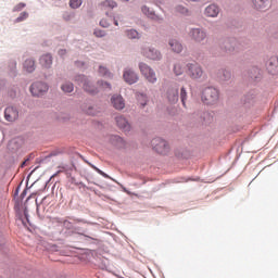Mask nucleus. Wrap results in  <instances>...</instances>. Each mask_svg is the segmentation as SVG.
I'll use <instances>...</instances> for the list:
<instances>
[{"label": "nucleus", "instance_id": "18", "mask_svg": "<svg viewBox=\"0 0 278 278\" xmlns=\"http://www.w3.org/2000/svg\"><path fill=\"white\" fill-rule=\"evenodd\" d=\"M186 63H184L182 61H178L174 64V74L179 77V75H181L182 73H186Z\"/></svg>", "mask_w": 278, "mask_h": 278}, {"label": "nucleus", "instance_id": "11", "mask_svg": "<svg viewBox=\"0 0 278 278\" xmlns=\"http://www.w3.org/2000/svg\"><path fill=\"white\" fill-rule=\"evenodd\" d=\"M115 123L119 129L123 131H131V124L123 115H117L115 117Z\"/></svg>", "mask_w": 278, "mask_h": 278}, {"label": "nucleus", "instance_id": "32", "mask_svg": "<svg viewBox=\"0 0 278 278\" xmlns=\"http://www.w3.org/2000/svg\"><path fill=\"white\" fill-rule=\"evenodd\" d=\"M141 12H143L146 16H151V14H153L147 5L141 8Z\"/></svg>", "mask_w": 278, "mask_h": 278}, {"label": "nucleus", "instance_id": "19", "mask_svg": "<svg viewBox=\"0 0 278 278\" xmlns=\"http://www.w3.org/2000/svg\"><path fill=\"white\" fill-rule=\"evenodd\" d=\"M267 68L269 71V73L275 74L278 71V59L277 56H273L269 59L268 63H267Z\"/></svg>", "mask_w": 278, "mask_h": 278}, {"label": "nucleus", "instance_id": "28", "mask_svg": "<svg viewBox=\"0 0 278 278\" xmlns=\"http://www.w3.org/2000/svg\"><path fill=\"white\" fill-rule=\"evenodd\" d=\"M81 5V0H70V7L77 10Z\"/></svg>", "mask_w": 278, "mask_h": 278}, {"label": "nucleus", "instance_id": "39", "mask_svg": "<svg viewBox=\"0 0 278 278\" xmlns=\"http://www.w3.org/2000/svg\"><path fill=\"white\" fill-rule=\"evenodd\" d=\"M114 25H118V21H115V22H114Z\"/></svg>", "mask_w": 278, "mask_h": 278}, {"label": "nucleus", "instance_id": "23", "mask_svg": "<svg viewBox=\"0 0 278 278\" xmlns=\"http://www.w3.org/2000/svg\"><path fill=\"white\" fill-rule=\"evenodd\" d=\"M61 90L65 93H70L73 92V90H75V86L73 85V83H65L61 86Z\"/></svg>", "mask_w": 278, "mask_h": 278}, {"label": "nucleus", "instance_id": "7", "mask_svg": "<svg viewBox=\"0 0 278 278\" xmlns=\"http://www.w3.org/2000/svg\"><path fill=\"white\" fill-rule=\"evenodd\" d=\"M189 38L193 40V42H203L207 38V33L203 30V28H192L189 31Z\"/></svg>", "mask_w": 278, "mask_h": 278}, {"label": "nucleus", "instance_id": "38", "mask_svg": "<svg viewBox=\"0 0 278 278\" xmlns=\"http://www.w3.org/2000/svg\"><path fill=\"white\" fill-rule=\"evenodd\" d=\"M27 162H29V160H25V161L22 163V167H23V166H26Z\"/></svg>", "mask_w": 278, "mask_h": 278}, {"label": "nucleus", "instance_id": "35", "mask_svg": "<svg viewBox=\"0 0 278 278\" xmlns=\"http://www.w3.org/2000/svg\"><path fill=\"white\" fill-rule=\"evenodd\" d=\"M9 66H10L11 71H16V63H15V61H11L9 63Z\"/></svg>", "mask_w": 278, "mask_h": 278}, {"label": "nucleus", "instance_id": "15", "mask_svg": "<svg viewBox=\"0 0 278 278\" xmlns=\"http://www.w3.org/2000/svg\"><path fill=\"white\" fill-rule=\"evenodd\" d=\"M168 45H169V49L174 53H181V51H184V46L177 39H169Z\"/></svg>", "mask_w": 278, "mask_h": 278}, {"label": "nucleus", "instance_id": "26", "mask_svg": "<svg viewBox=\"0 0 278 278\" xmlns=\"http://www.w3.org/2000/svg\"><path fill=\"white\" fill-rule=\"evenodd\" d=\"M126 36L127 38H129L130 40H134L136 38H140V35L137 33L136 29H129L126 31Z\"/></svg>", "mask_w": 278, "mask_h": 278}, {"label": "nucleus", "instance_id": "16", "mask_svg": "<svg viewBox=\"0 0 278 278\" xmlns=\"http://www.w3.org/2000/svg\"><path fill=\"white\" fill-rule=\"evenodd\" d=\"M218 12H220V10L218 7H216V4H210L206 7L204 14L211 18H215V16H218Z\"/></svg>", "mask_w": 278, "mask_h": 278}, {"label": "nucleus", "instance_id": "25", "mask_svg": "<svg viewBox=\"0 0 278 278\" xmlns=\"http://www.w3.org/2000/svg\"><path fill=\"white\" fill-rule=\"evenodd\" d=\"M98 73L101 77L112 78V73H110V71H108V67L105 66H100Z\"/></svg>", "mask_w": 278, "mask_h": 278}, {"label": "nucleus", "instance_id": "22", "mask_svg": "<svg viewBox=\"0 0 278 278\" xmlns=\"http://www.w3.org/2000/svg\"><path fill=\"white\" fill-rule=\"evenodd\" d=\"M222 49H224L225 53H233L235 51L233 43L229 40L223 43Z\"/></svg>", "mask_w": 278, "mask_h": 278}, {"label": "nucleus", "instance_id": "17", "mask_svg": "<svg viewBox=\"0 0 278 278\" xmlns=\"http://www.w3.org/2000/svg\"><path fill=\"white\" fill-rule=\"evenodd\" d=\"M39 62L43 68H51V64H53V56H51V54H43Z\"/></svg>", "mask_w": 278, "mask_h": 278}, {"label": "nucleus", "instance_id": "2", "mask_svg": "<svg viewBox=\"0 0 278 278\" xmlns=\"http://www.w3.org/2000/svg\"><path fill=\"white\" fill-rule=\"evenodd\" d=\"M218 89L214 87H208L202 92V101L205 103V105H214V103L218 101Z\"/></svg>", "mask_w": 278, "mask_h": 278}, {"label": "nucleus", "instance_id": "37", "mask_svg": "<svg viewBox=\"0 0 278 278\" xmlns=\"http://www.w3.org/2000/svg\"><path fill=\"white\" fill-rule=\"evenodd\" d=\"M180 12H181V14H186L188 12V10L186 8H181Z\"/></svg>", "mask_w": 278, "mask_h": 278}, {"label": "nucleus", "instance_id": "13", "mask_svg": "<svg viewBox=\"0 0 278 278\" xmlns=\"http://www.w3.org/2000/svg\"><path fill=\"white\" fill-rule=\"evenodd\" d=\"M111 103L115 110H125V99L119 94H114L111 98Z\"/></svg>", "mask_w": 278, "mask_h": 278}, {"label": "nucleus", "instance_id": "4", "mask_svg": "<svg viewBox=\"0 0 278 278\" xmlns=\"http://www.w3.org/2000/svg\"><path fill=\"white\" fill-rule=\"evenodd\" d=\"M151 144L154 151L161 155H166L168 151H170V146H168V142L160 137L152 139Z\"/></svg>", "mask_w": 278, "mask_h": 278}, {"label": "nucleus", "instance_id": "29", "mask_svg": "<svg viewBox=\"0 0 278 278\" xmlns=\"http://www.w3.org/2000/svg\"><path fill=\"white\" fill-rule=\"evenodd\" d=\"M27 16H29L27 12H22L15 21L16 23H22V21H25L27 18Z\"/></svg>", "mask_w": 278, "mask_h": 278}, {"label": "nucleus", "instance_id": "40", "mask_svg": "<svg viewBox=\"0 0 278 278\" xmlns=\"http://www.w3.org/2000/svg\"><path fill=\"white\" fill-rule=\"evenodd\" d=\"M24 214H25V217L27 218V212H25Z\"/></svg>", "mask_w": 278, "mask_h": 278}, {"label": "nucleus", "instance_id": "12", "mask_svg": "<svg viewBox=\"0 0 278 278\" xmlns=\"http://www.w3.org/2000/svg\"><path fill=\"white\" fill-rule=\"evenodd\" d=\"M123 78L126 84L131 86V84H136L138 81V74H136L131 68H126L124 70Z\"/></svg>", "mask_w": 278, "mask_h": 278}, {"label": "nucleus", "instance_id": "3", "mask_svg": "<svg viewBox=\"0 0 278 278\" xmlns=\"http://www.w3.org/2000/svg\"><path fill=\"white\" fill-rule=\"evenodd\" d=\"M187 75L190 79H201L204 75L203 67L197 62L188 63Z\"/></svg>", "mask_w": 278, "mask_h": 278}, {"label": "nucleus", "instance_id": "21", "mask_svg": "<svg viewBox=\"0 0 278 278\" xmlns=\"http://www.w3.org/2000/svg\"><path fill=\"white\" fill-rule=\"evenodd\" d=\"M218 77L222 81H227L228 79H231V72L227 70H220L218 72Z\"/></svg>", "mask_w": 278, "mask_h": 278}, {"label": "nucleus", "instance_id": "30", "mask_svg": "<svg viewBox=\"0 0 278 278\" xmlns=\"http://www.w3.org/2000/svg\"><path fill=\"white\" fill-rule=\"evenodd\" d=\"M138 101L142 108H144V105H147V97L144 94H139Z\"/></svg>", "mask_w": 278, "mask_h": 278}, {"label": "nucleus", "instance_id": "9", "mask_svg": "<svg viewBox=\"0 0 278 278\" xmlns=\"http://www.w3.org/2000/svg\"><path fill=\"white\" fill-rule=\"evenodd\" d=\"M253 5L255 10H258L260 12H266V10H270L273 0H253Z\"/></svg>", "mask_w": 278, "mask_h": 278}, {"label": "nucleus", "instance_id": "31", "mask_svg": "<svg viewBox=\"0 0 278 278\" xmlns=\"http://www.w3.org/2000/svg\"><path fill=\"white\" fill-rule=\"evenodd\" d=\"M93 34L97 38H103L105 36V30L96 29Z\"/></svg>", "mask_w": 278, "mask_h": 278}, {"label": "nucleus", "instance_id": "36", "mask_svg": "<svg viewBox=\"0 0 278 278\" xmlns=\"http://www.w3.org/2000/svg\"><path fill=\"white\" fill-rule=\"evenodd\" d=\"M59 55H66V50H64V49H61V50H59Z\"/></svg>", "mask_w": 278, "mask_h": 278}, {"label": "nucleus", "instance_id": "6", "mask_svg": "<svg viewBox=\"0 0 278 278\" xmlns=\"http://www.w3.org/2000/svg\"><path fill=\"white\" fill-rule=\"evenodd\" d=\"M49 90V86L45 83L38 81L30 86L33 97H42Z\"/></svg>", "mask_w": 278, "mask_h": 278}, {"label": "nucleus", "instance_id": "10", "mask_svg": "<svg viewBox=\"0 0 278 278\" xmlns=\"http://www.w3.org/2000/svg\"><path fill=\"white\" fill-rule=\"evenodd\" d=\"M4 118L9 123H14L18 118V110L14 106H9L4 110Z\"/></svg>", "mask_w": 278, "mask_h": 278}, {"label": "nucleus", "instance_id": "5", "mask_svg": "<svg viewBox=\"0 0 278 278\" xmlns=\"http://www.w3.org/2000/svg\"><path fill=\"white\" fill-rule=\"evenodd\" d=\"M139 71L141 75H143L144 79L149 81V84H155V81H157L155 71H153V68L147 65V63H139Z\"/></svg>", "mask_w": 278, "mask_h": 278}, {"label": "nucleus", "instance_id": "34", "mask_svg": "<svg viewBox=\"0 0 278 278\" xmlns=\"http://www.w3.org/2000/svg\"><path fill=\"white\" fill-rule=\"evenodd\" d=\"M101 27H110V23L108 20L103 18L100 21Z\"/></svg>", "mask_w": 278, "mask_h": 278}, {"label": "nucleus", "instance_id": "27", "mask_svg": "<svg viewBox=\"0 0 278 278\" xmlns=\"http://www.w3.org/2000/svg\"><path fill=\"white\" fill-rule=\"evenodd\" d=\"M186 99H188V92H186V88L182 87L180 89V100H181L184 108H186Z\"/></svg>", "mask_w": 278, "mask_h": 278}, {"label": "nucleus", "instance_id": "33", "mask_svg": "<svg viewBox=\"0 0 278 278\" xmlns=\"http://www.w3.org/2000/svg\"><path fill=\"white\" fill-rule=\"evenodd\" d=\"M25 8V3L21 2L17 5L14 7L13 12H21Z\"/></svg>", "mask_w": 278, "mask_h": 278}, {"label": "nucleus", "instance_id": "20", "mask_svg": "<svg viewBox=\"0 0 278 278\" xmlns=\"http://www.w3.org/2000/svg\"><path fill=\"white\" fill-rule=\"evenodd\" d=\"M24 70L26 71V73H34L36 71V61H34L33 59H27L24 62Z\"/></svg>", "mask_w": 278, "mask_h": 278}, {"label": "nucleus", "instance_id": "8", "mask_svg": "<svg viewBox=\"0 0 278 278\" xmlns=\"http://www.w3.org/2000/svg\"><path fill=\"white\" fill-rule=\"evenodd\" d=\"M142 55L148 58V60H162V53L155 50V48H143Z\"/></svg>", "mask_w": 278, "mask_h": 278}, {"label": "nucleus", "instance_id": "24", "mask_svg": "<svg viewBox=\"0 0 278 278\" xmlns=\"http://www.w3.org/2000/svg\"><path fill=\"white\" fill-rule=\"evenodd\" d=\"M101 7L104 9V10H108V8L110 10H114V8H116V2L115 1H112V0H105L101 3Z\"/></svg>", "mask_w": 278, "mask_h": 278}, {"label": "nucleus", "instance_id": "14", "mask_svg": "<svg viewBox=\"0 0 278 278\" xmlns=\"http://www.w3.org/2000/svg\"><path fill=\"white\" fill-rule=\"evenodd\" d=\"M167 100L169 103H177L179 101V89L169 88L167 90Z\"/></svg>", "mask_w": 278, "mask_h": 278}, {"label": "nucleus", "instance_id": "1", "mask_svg": "<svg viewBox=\"0 0 278 278\" xmlns=\"http://www.w3.org/2000/svg\"><path fill=\"white\" fill-rule=\"evenodd\" d=\"M75 81L83 85L85 92H88L89 94H99L101 90H112V85H110V83L99 80L97 87H94V85H92V83L84 75L76 76Z\"/></svg>", "mask_w": 278, "mask_h": 278}]
</instances>
